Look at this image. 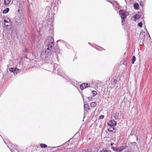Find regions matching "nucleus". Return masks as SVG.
Segmentation results:
<instances>
[{"mask_svg": "<svg viewBox=\"0 0 152 152\" xmlns=\"http://www.w3.org/2000/svg\"><path fill=\"white\" fill-rule=\"evenodd\" d=\"M45 45L46 46V52L48 53H51L54 45L53 38L52 37H49L45 40Z\"/></svg>", "mask_w": 152, "mask_h": 152, "instance_id": "nucleus-1", "label": "nucleus"}, {"mask_svg": "<svg viewBox=\"0 0 152 152\" xmlns=\"http://www.w3.org/2000/svg\"><path fill=\"white\" fill-rule=\"evenodd\" d=\"M119 15L121 19V23L122 25H124V23L125 22V19L128 15V12L123 10H121L119 11Z\"/></svg>", "mask_w": 152, "mask_h": 152, "instance_id": "nucleus-2", "label": "nucleus"}, {"mask_svg": "<svg viewBox=\"0 0 152 152\" xmlns=\"http://www.w3.org/2000/svg\"><path fill=\"white\" fill-rule=\"evenodd\" d=\"M18 15L17 20L15 21V24L18 26H20L23 22V15L20 13H18Z\"/></svg>", "mask_w": 152, "mask_h": 152, "instance_id": "nucleus-3", "label": "nucleus"}, {"mask_svg": "<svg viewBox=\"0 0 152 152\" xmlns=\"http://www.w3.org/2000/svg\"><path fill=\"white\" fill-rule=\"evenodd\" d=\"M53 70L55 72H57V73L59 75H62V71L61 68V66L60 65H58L56 64H55L53 65Z\"/></svg>", "mask_w": 152, "mask_h": 152, "instance_id": "nucleus-4", "label": "nucleus"}, {"mask_svg": "<svg viewBox=\"0 0 152 152\" xmlns=\"http://www.w3.org/2000/svg\"><path fill=\"white\" fill-rule=\"evenodd\" d=\"M51 53H46L45 50V51H43L41 52L40 54V58H41V59L43 61L44 60H45L48 57V56L50 55Z\"/></svg>", "mask_w": 152, "mask_h": 152, "instance_id": "nucleus-5", "label": "nucleus"}, {"mask_svg": "<svg viewBox=\"0 0 152 152\" xmlns=\"http://www.w3.org/2000/svg\"><path fill=\"white\" fill-rule=\"evenodd\" d=\"M9 71L10 72H13L15 75L20 73L21 72V69L17 68H11L9 69Z\"/></svg>", "mask_w": 152, "mask_h": 152, "instance_id": "nucleus-6", "label": "nucleus"}, {"mask_svg": "<svg viewBox=\"0 0 152 152\" xmlns=\"http://www.w3.org/2000/svg\"><path fill=\"white\" fill-rule=\"evenodd\" d=\"M4 22L5 27L7 29H9L11 28V23L10 22V20H9L8 21L6 20H4Z\"/></svg>", "mask_w": 152, "mask_h": 152, "instance_id": "nucleus-7", "label": "nucleus"}, {"mask_svg": "<svg viewBox=\"0 0 152 152\" xmlns=\"http://www.w3.org/2000/svg\"><path fill=\"white\" fill-rule=\"evenodd\" d=\"M107 124L108 125L110 126L114 127L116 126L117 123L114 120H111Z\"/></svg>", "mask_w": 152, "mask_h": 152, "instance_id": "nucleus-8", "label": "nucleus"}, {"mask_svg": "<svg viewBox=\"0 0 152 152\" xmlns=\"http://www.w3.org/2000/svg\"><path fill=\"white\" fill-rule=\"evenodd\" d=\"M90 86H88L87 83H83L80 86V88L81 90H83L86 87H90Z\"/></svg>", "mask_w": 152, "mask_h": 152, "instance_id": "nucleus-9", "label": "nucleus"}, {"mask_svg": "<svg viewBox=\"0 0 152 152\" xmlns=\"http://www.w3.org/2000/svg\"><path fill=\"white\" fill-rule=\"evenodd\" d=\"M84 113H87L88 112V110L90 109L88 108V104H84Z\"/></svg>", "mask_w": 152, "mask_h": 152, "instance_id": "nucleus-10", "label": "nucleus"}, {"mask_svg": "<svg viewBox=\"0 0 152 152\" xmlns=\"http://www.w3.org/2000/svg\"><path fill=\"white\" fill-rule=\"evenodd\" d=\"M12 146L13 147V149H12V148H9V146H8V147L10 149V150L12 152H14L13 151V150H16L17 151H18V152H19L18 151L17 147L16 146H15V145H12Z\"/></svg>", "mask_w": 152, "mask_h": 152, "instance_id": "nucleus-11", "label": "nucleus"}, {"mask_svg": "<svg viewBox=\"0 0 152 152\" xmlns=\"http://www.w3.org/2000/svg\"><path fill=\"white\" fill-rule=\"evenodd\" d=\"M124 148L121 147H119L117 148L116 152H121L123 150Z\"/></svg>", "mask_w": 152, "mask_h": 152, "instance_id": "nucleus-12", "label": "nucleus"}, {"mask_svg": "<svg viewBox=\"0 0 152 152\" xmlns=\"http://www.w3.org/2000/svg\"><path fill=\"white\" fill-rule=\"evenodd\" d=\"M118 115H119V114L117 112L115 113L114 114V115L113 117L115 118V120H117L118 119Z\"/></svg>", "mask_w": 152, "mask_h": 152, "instance_id": "nucleus-13", "label": "nucleus"}, {"mask_svg": "<svg viewBox=\"0 0 152 152\" xmlns=\"http://www.w3.org/2000/svg\"><path fill=\"white\" fill-rule=\"evenodd\" d=\"M11 2V0H4V4L5 5H8Z\"/></svg>", "mask_w": 152, "mask_h": 152, "instance_id": "nucleus-14", "label": "nucleus"}, {"mask_svg": "<svg viewBox=\"0 0 152 152\" xmlns=\"http://www.w3.org/2000/svg\"><path fill=\"white\" fill-rule=\"evenodd\" d=\"M134 9L138 10L139 9V5L138 3H135L134 5Z\"/></svg>", "mask_w": 152, "mask_h": 152, "instance_id": "nucleus-15", "label": "nucleus"}, {"mask_svg": "<svg viewBox=\"0 0 152 152\" xmlns=\"http://www.w3.org/2000/svg\"><path fill=\"white\" fill-rule=\"evenodd\" d=\"M10 9L8 8H6L5 10H4L3 12V14H6L8 13Z\"/></svg>", "mask_w": 152, "mask_h": 152, "instance_id": "nucleus-16", "label": "nucleus"}, {"mask_svg": "<svg viewBox=\"0 0 152 152\" xmlns=\"http://www.w3.org/2000/svg\"><path fill=\"white\" fill-rule=\"evenodd\" d=\"M140 15H134L133 17L135 19V20L139 19L140 18Z\"/></svg>", "mask_w": 152, "mask_h": 152, "instance_id": "nucleus-17", "label": "nucleus"}, {"mask_svg": "<svg viewBox=\"0 0 152 152\" xmlns=\"http://www.w3.org/2000/svg\"><path fill=\"white\" fill-rule=\"evenodd\" d=\"M97 104L95 102H92L90 103V106L92 107H95L96 105Z\"/></svg>", "mask_w": 152, "mask_h": 152, "instance_id": "nucleus-18", "label": "nucleus"}, {"mask_svg": "<svg viewBox=\"0 0 152 152\" xmlns=\"http://www.w3.org/2000/svg\"><path fill=\"white\" fill-rule=\"evenodd\" d=\"M136 59V58L134 56H133L132 57V63L133 64L134 62L135 61Z\"/></svg>", "mask_w": 152, "mask_h": 152, "instance_id": "nucleus-19", "label": "nucleus"}, {"mask_svg": "<svg viewBox=\"0 0 152 152\" xmlns=\"http://www.w3.org/2000/svg\"><path fill=\"white\" fill-rule=\"evenodd\" d=\"M40 146L41 148H44L47 147V145L44 144H40Z\"/></svg>", "mask_w": 152, "mask_h": 152, "instance_id": "nucleus-20", "label": "nucleus"}, {"mask_svg": "<svg viewBox=\"0 0 152 152\" xmlns=\"http://www.w3.org/2000/svg\"><path fill=\"white\" fill-rule=\"evenodd\" d=\"M114 3H115L114 4L113 3H112L113 4L114 6L115 7H116L117 6H118V3L116 1L114 2Z\"/></svg>", "mask_w": 152, "mask_h": 152, "instance_id": "nucleus-21", "label": "nucleus"}, {"mask_svg": "<svg viewBox=\"0 0 152 152\" xmlns=\"http://www.w3.org/2000/svg\"><path fill=\"white\" fill-rule=\"evenodd\" d=\"M91 93L93 96H96L97 94V92L94 91H92Z\"/></svg>", "mask_w": 152, "mask_h": 152, "instance_id": "nucleus-22", "label": "nucleus"}, {"mask_svg": "<svg viewBox=\"0 0 152 152\" xmlns=\"http://www.w3.org/2000/svg\"><path fill=\"white\" fill-rule=\"evenodd\" d=\"M117 148L114 146H112L111 147V149L114 151L116 152Z\"/></svg>", "mask_w": 152, "mask_h": 152, "instance_id": "nucleus-23", "label": "nucleus"}, {"mask_svg": "<svg viewBox=\"0 0 152 152\" xmlns=\"http://www.w3.org/2000/svg\"><path fill=\"white\" fill-rule=\"evenodd\" d=\"M114 129V127H110L108 129V130L109 132H112L113 131Z\"/></svg>", "mask_w": 152, "mask_h": 152, "instance_id": "nucleus-24", "label": "nucleus"}, {"mask_svg": "<svg viewBox=\"0 0 152 152\" xmlns=\"http://www.w3.org/2000/svg\"><path fill=\"white\" fill-rule=\"evenodd\" d=\"M142 26V22H140L138 24V26L139 27H141Z\"/></svg>", "mask_w": 152, "mask_h": 152, "instance_id": "nucleus-25", "label": "nucleus"}, {"mask_svg": "<svg viewBox=\"0 0 152 152\" xmlns=\"http://www.w3.org/2000/svg\"><path fill=\"white\" fill-rule=\"evenodd\" d=\"M104 115H101L99 117V119H102L104 118Z\"/></svg>", "mask_w": 152, "mask_h": 152, "instance_id": "nucleus-26", "label": "nucleus"}, {"mask_svg": "<svg viewBox=\"0 0 152 152\" xmlns=\"http://www.w3.org/2000/svg\"><path fill=\"white\" fill-rule=\"evenodd\" d=\"M141 35H143L144 36V37L145 36V33L143 32H141L140 34V36Z\"/></svg>", "mask_w": 152, "mask_h": 152, "instance_id": "nucleus-27", "label": "nucleus"}, {"mask_svg": "<svg viewBox=\"0 0 152 152\" xmlns=\"http://www.w3.org/2000/svg\"><path fill=\"white\" fill-rule=\"evenodd\" d=\"M100 152H108V151H107L106 150H102Z\"/></svg>", "mask_w": 152, "mask_h": 152, "instance_id": "nucleus-28", "label": "nucleus"}, {"mask_svg": "<svg viewBox=\"0 0 152 152\" xmlns=\"http://www.w3.org/2000/svg\"><path fill=\"white\" fill-rule=\"evenodd\" d=\"M27 51V49H25V50L24 51V52H26Z\"/></svg>", "mask_w": 152, "mask_h": 152, "instance_id": "nucleus-29", "label": "nucleus"}, {"mask_svg": "<svg viewBox=\"0 0 152 152\" xmlns=\"http://www.w3.org/2000/svg\"><path fill=\"white\" fill-rule=\"evenodd\" d=\"M114 144V143H111V144H110V145H111V146H112V145Z\"/></svg>", "mask_w": 152, "mask_h": 152, "instance_id": "nucleus-30", "label": "nucleus"}, {"mask_svg": "<svg viewBox=\"0 0 152 152\" xmlns=\"http://www.w3.org/2000/svg\"><path fill=\"white\" fill-rule=\"evenodd\" d=\"M116 81V80H114V82L115 83Z\"/></svg>", "mask_w": 152, "mask_h": 152, "instance_id": "nucleus-31", "label": "nucleus"}, {"mask_svg": "<svg viewBox=\"0 0 152 152\" xmlns=\"http://www.w3.org/2000/svg\"><path fill=\"white\" fill-rule=\"evenodd\" d=\"M20 11V10H18V12H19Z\"/></svg>", "mask_w": 152, "mask_h": 152, "instance_id": "nucleus-32", "label": "nucleus"}, {"mask_svg": "<svg viewBox=\"0 0 152 152\" xmlns=\"http://www.w3.org/2000/svg\"><path fill=\"white\" fill-rule=\"evenodd\" d=\"M46 1H48L49 0H46Z\"/></svg>", "mask_w": 152, "mask_h": 152, "instance_id": "nucleus-33", "label": "nucleus"}, {"mask_svg": "<svg viewBox=\"0 0 152 152\" xmlns=\"http://www.w3.org/2000/svg\"><path fill=\"white\" fill-rule=\"evenodd\" d=\"M59 50V49H58V50H57V51H58V50Z\"/></svg>", "mask_w": 152, "mask_h": 152, "instance_id": "nucleus-34", "label": "nucleus"}]
</instances>
